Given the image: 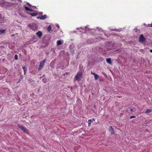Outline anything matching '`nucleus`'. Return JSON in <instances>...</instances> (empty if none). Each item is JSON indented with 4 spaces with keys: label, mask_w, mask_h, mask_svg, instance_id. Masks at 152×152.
I'll use <instances>...</instances> for the list:
<instances>
[{
    "label": "nucleus",
    "mask_w": 152,
    "mask_h": 152,
    "mask_svg": "<svg viewBox=\"0 0 152 152\" xmlns=\"http://www.w3.org/2000/svg\"><path fill=\"white\" fill-rule=\"evenodd\" d=\"M18 127L22 131H23L25 133L28 134V130L26 128H25L22 125L18 124H17Z\"/></svg>",
    "instance_id": "nucleus-1"
},
{
    "label": "nucleus",
    "mask_w": 152,
    "mask_h": 152,
    "mask_svg": "<svg viewBox=\"0 0 152 152\" xmlns=\"http://www.w3.org/2000/svg\"><path fill=\"white\" fill-rule=\"evenodd\" d=\"M46 60L45 59L42 61H41L40 62V64L39 66V67L38 68V70H39L41 69V68L42 67L44 66V64L45 61H46Z\"/></svg>",
    "instance_id": "nucleus-2"
},
{
    "label": "nucleus",
    "mask_w": 152,
    "mask_h": 152,
    "mask_svg": "<svg viewBox=\"0 0 152 152\" xmlns=\"http://www.w3.org/2000/svg\"><path fill=\"white\" fill-rule=\"evenodd\" d=\"M28 26L29 27L30 26V28L33 30H34L37 28V26L35 24H33L31 25H29Z\"/></svg>",
    "instance_id": "nucleus-3"
},
{
    "label": "nucleus",
    "mask_w": 152,
    "mask_h": 152,
    "mask_svg": "<svg viewBox=\"0 0 152 152\" xmlns=\"http://www.w3.org/2000/svg\"><path fill=\"white\" fill-rule=\"evenodd\" d=\"M82 73L81 72H78L76 75L75 78L76 80H78L82 76Z\"/></svg>",
    "instance_id": "nucleus-4"
},
{
    "label": "nucleus",
    "mask_w": 152,
    "mask_h": 152,
    "mask_svg": "<svg viewBox=\"0 0 152 152\" xmlns=\"http://www.w3.org/2000/svg\"><path fill=\"white\" fill-rule=\"evenodd\" d=\"M145 40V39L142 34H141L139 38V41L140 42H143Z\"/></svg>",
    "instance_id": "nucleus-5"
},
{
    "label": "nucleus",
    "mask_w": 152,
    "mask_h": 152,
    "mask_svg": "<svg viewBox=\"0 0 152 152\" xmlns=\"http://www.w3.org/2000/svg\"><path fill=\"white\" fill-rule=\"evenodd\" d=\"M36 34L38 36L39 38H41L42 36V34L41 31H39L38 32L36 33Z\"/></svg>",
    "instance_id": "nucleus-6"
},
{
    "label": "nucleus",
    "mask_w": 152,
    "mask_h": 152,
    "mask_svg": "<svg viewBox=\"0 0 152 152\" xmlns=\"http://www.w3.org/2000/svg\"><path fill=\"white\" fill-rule=\"evenodd\" d=\"M47 16L46 15H44L40 17H37L38 19H41L44 20L46 18Z\"/></svg>",
    "instance_id": "nucleus-7"
},
{
    "label": "nucleus",
    "mask_w": 152,
    "mask_h": 152,
    "mask_svg": "<svg viewBox=\"0 0 152 152\" xmlns=\"http://www.w3.org/2000/svg\"><path fill=\"white\" fill-rule=\"evenodd\" d=\"M24 7L25 9L27 11H30L31 12H32L33 11V10H32V9H30V8H29L26 6H25V5H24Z\"/></svg>",
    "instance_id": "nucleus-8"
},
{
    "label": "nucleus",
    "mask_w": 152,
    "mask_h": 152,
    "mask_svg": "<svg viewBox=\"0 0 152 152\" xmlns=\"http://www.w3.org/2000/svg\"><path fill=\"white\" fill-rule=\"evenodd\" d=\"M109 131L111 132V133L112 134H114L115 132H114L112 126H110V127Z\"/></svg>",
    "instance_id": "nucleus-9"
},
{
    "label": "nucleus",
    "mask_w": 152,
    "mask_h": 152,
    "mask_svg": "<svg viewBox=\"0 0 152 152\" xmlns=\"http://www.w3.org/2000/svg\"><path fill=\"white\" fill-rule=\"evenodd\" d=\"M5 30V29H4L3 28H1L0 29V34H4Z\"/></svg>",
    "instance_id": "nucleus-10"
},
{
    "label": "nucleus",
    "mask_w": 152,
    "mask_h": 152,
    "mask_svg": "<svg viewBox=\"0 0 152 152\" xmlns=\"http://www.w3.org/2000/svg\"><path fill=\"white\" fill-rule=\"evenodd\" d=\"M106 62L108 64H112L111 59L110 58L107 59Z\"/></svg>",
    "instance_id": "nucleus-11"
},
{
    "label": "nucleus",
    "mask_w": 152,
    "mask_h": 152,
    "mask_svg": "<svg viewBox=\"0 0 152 152\" xmlns=\"http://www.w3.org/2000/svg\"><path fill=\"white\" fill-rule=\"evenodd\" d=\"M28 14L31 15L32 16H35L37 15V13H36V12H33L32 13H30L29 12H28Z\"/></svg>",
    "instance_id": "nucleus-12"
},
{
    "label": "nucleus",
    "mask_w": 152,
    "mask_h": 152,
    "mask_svg": "<svg viewBox=\"0 0 152 152\" xmlns=\"http://www.w3.org/2000/svg\"><path fill=\"white\" fill-rule=\"evenodd\" d=\"M22 68L23 69L24 72V74L26 73L27 72V67L26 66H23L22 67Z\"/></svg>",
    "instance_id": "nucleus-13"
},
{
    "label": "nucleus",
    "mask_w": 152,
    "mask_h": 152,
    "mask_svg": "<svg viewBox=\"0 0 152 152\" xmlns=\"http://www.w3.org/2000/svg\"><path fill=\"white\" fill-rule=\"evenodd\" d=\"M62 44V42L60 40H58L57 42V44L58 45H60Z\"/></svg>",
    "instance_id": "nucleus-14"
},
{
    "label": "nucleus",
    "mask_w": 152,
    "mask_h": 152,
    "mask_svg": "<svg viewBox=\"0 0 152 152\" xmlns=\"http://www.w3.org/2000/svg\"><path fill=\"white\" fill-rule=\"evenodd\" d=\"M93 121L91 120V119L88 120V126H90L91 125V122H93Z\"/></svg>",
    "instance_id": "nucleus-15"
},
{
    "label": "nucleus",
    "mask_w": 152,
    "mask_h": 152,
    "mask_svg": "<svg viewBox=\"0 0 152 152\" xmlns=\"http://www.w3.org/2000/svg\"><path fill=\"white\" fill-rule=\"evenodd\" d=\"M94 76L95 79L96 80L97 79L99 78V76L98 75L96 74H95L94 75Z\"/></svg>",
    "instance_id": "nucleus-16"
},
{
    "label": "nucleus",
    "mask_w": 152,
    "mask_h": 152,
    "mask_svg": "<svg viewBox=\"0 0 152 152\" xmlns=\"http://www.w3.org/2000/svg\"><path fill=\"white\" fill-rule=\"evenodd\" d=\"M152 111V109H148L145 112V113H150Z\"/></svg>",
    "instance_id": "nucleus-17"
},
{
    "label": "nucleus",
    "mask_w": 152,
    "mask_h": 152,
    "mask_svg": "<svg viewBox=\"0 0 152 152\" xmlns=\"http://www.w3.org/2000/svg\"><path fill=\"white\" fill-rule=\"evenodd\" d=\"M47 30L48 32H50L51 29V27L50 25H49L48 27L47 28Z\"/></svg>",
    "instance_id": "nucleus-18"
},
{
    "label": "nucleus",
    "mask_w": 152,
    "mask_h": 152,
    "mask_svg": "<svg viewBox=\"0 0 152 152\" xmlns=\"http://www.w3.org/2000/svg\"><path fill=\"white\" fill-rule=\"evenodd\" d=\"M15 60H17L18 59V56L17 55H15Z\"/></svg>",
    "instance_id": "nucleus-19"
},
{
    "label": "nucleus",
    "mask_w": 152,
    "mask_h": 152,
    "mask_svg": "<svg viewBox=\"0 0 152 152\" xmlns=\"http://www.w3.org/2000/svg\"><path fill=\"white\" fill-rule=\"evenodd\" d=\"M135 117V116L134 115H132L131 116H130V119H132V118H134Z\"/></svg>",
    "instance_id": "nucleus-20"
},
{
    "label": "nucleus",
    "mask_w": 152,
    "mask_h": 152,
    "mask_svg": "<svg viewBox=\"0 0 152 152\" xmlns=\"http://www.w3.org/2000/svg\"><path fill=\"white\" fill-rule=\"evenodd\" d=\"M91 74L92 75H95V74L96 73L93 72L92 71H91Z\"/></svg>",
    "instance_id": "nucleus-21"
},
{
    "label": "nucleus",
    "mask_w": 152,
    "mask_h": 152,
    "mask_svg": "<svg viewBox=\"0 0 152 152\" xmlns=\"http://www.w3.org/2000/svg\"><path fill=\"white\" fill-rule=\"evenodd\" d=\"M15 34H12V35H11V37H14V36H15Z\"/></svg>",
    "instance_id": "nucleus-22"
},
{
    "label": "nucleus",
    "mask_w": 152,
    "mask_h": 152,
    "mask_svg": "<svg viewBox=\"0 0 152 152\" xmlns=\"http://www.w3.org/2000/svg\"><path fill=\"white\" fill-rule=\"evenodd\" d=\"M117 97H118V98H121V96H117Z\"/></svg>",
    "instance_id": "nucleus-23"
},
{
    "label": "nucleus",
    "mask_w": 152,
    "mask_h": 152,
    "mask_svg": "<svg viewBox=\"0 0 152 152\" xmlns=\"http://www.w3.org/2000/svg\"><path fill=\"white\" fill-rule=\"evenodd\" d=\"M150 52L151 53H152V49H151L150 50Z\"/></svg>",
    "instance_id": "nucleus-24"
},
{
    "label": "nucleus",
    "mask_w": 152,
    "mask_h": 152,
    "mask_svg": "<svg viewBox=\"0 0 152 152\" xmlns=\"http://www.w3.org/2000/svg\"><path fill=\"white\" fill-rule=\"evenodd\" d=\"M27 4H28V5H30V4H29V3H27Z\"/></svg>",
    "instance_id": "nucleus-25"
},
{
    "label": "nucleus",
    "mask_w": 152,
    "mask_h": 152,
    "mask_svg": "<svg viewBox=\"0 0 152 152\" xmlns=\"http://www.w3.org/2000/svg\"><path fill=\"white\" fill-rule=\"evenodd\" d=\"M18 34V33L16 34Z\"/></svg>",
    "instance_id": "nucleus-26"
}]
</instances>
